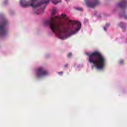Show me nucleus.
<instances>
[{"mask_svg": "<svg viewBox=\"0 0 127 127\" xmlns=\"http://www.w3.org/2000/svg\"><path fill=\"white\" fill-rule=\"evenodd\" d=\"M56 19L59 20L57 16L52 18L50 20H47L44 22V25H49L51 30L58 35L61 39H67V36H71L75 33H77L81 29V23L70 20L68 17L66 20L68 21L67 27H65L61 24H56L55 20Z\"/></svg>", "mask_w": 127, "mask_h": 127, "instance_id": "f257e3e1", "label": "nucleus"}, {"mask_svg": "<svg viewBox=\"0 0 127 127\" xmlns=\"http://www.w3.org/2000/svg\"><path fill=\"white\" fill-rule=\"evenodd\" d=\"M89 62L92 64L96 67V69L102 70L106 66V58L103 57V55L98 51L88 55Z\"/></svg>", "mask_w": 127, "mask_h": 127, "instance_id": "f03ea898", "label": "nucleus"}, {"mask_svg": "<svg viewBox=\"0 0 127 127\" xmlns=\"http://www.w3.org/2000/svg\"><path fill=\"white\" fill-rule=\"evenodd\" d=\"M50 0H29L28 1L25 0H20V4L22 7H28V6H31L34 8V12L37 14L39 13H42L44 10L41 9L39 10H37V7L41 6L42 4H47L49 3Z\"/></svg>", "mask_w": 127, "mask_h": 127, "instance_id": "7ed1b4c3", "label": "nucleus"}, {"mask_svg": "<svg viewBox=\"0 0 127 127\" xmlns=\"http://www.w3.org/2000/svg\"><path fill=\"white\" fill-rule=\"evenodd\" d=\"M8 22L7 20L4 19L0 25V36H4L7 33V30L5 29V26L7 25Z\"/></svg>", "mask_w": 127, "mask_h": 127, "instance_id": "20e7f679", "label": "nucleus"}, {"mask_svg": "<svg viewBox=\"0 0 127 127\" xmlns=\"http://www.w3.org/2000/svg\"><path fill=\"white\" fill-rule=\"evenodd\" d=\"M48 71L43 67H39L36 70V76L38 78H42L47 76Z\"/></svg>", "mask_w": 127, "mask_h": 127, "instance_id": "39448f33", "label": "nucleus"}, {"mask_svg": "<svg viewBox=\"0 0 127 127\" xmlns=\"http://www.w3.org/2000/svg\"><path fill=\"white\" fill-rule=\"evenodd\" d=\"M85 2L87 6L91 8H94V7L96 6V5H98V4L100 3V1H99V0H98L95 1L94 2H88L86 1Z\"/></svg>", "mask_w": 127, "mask_h": 127, "instance_id": "423d86ee", "label": "nucleus"}, {"mask_svg": "<svg viewBox=\"0 0 127 127\" xmlns=\"http://www.w3.org/2000/svg\"><path fill=\"white\" fill-rule=\"evenodd\" d=\"M119 5L120 7H121V8H126L127 5V0H123L119 4Z\"/></svg>", "mask_w": 127, "mask_h": 127, "instance_id": "0eeeda50", "label": "nucleus"}, {"mask_svg": "<svg viewBox=\"0 0 127 127\" xmlns=\"http://www.w3.org/2000/svg\"><path fill=\"white\" fill-rule=\"evenodd\" d=\"M120 26L122 28L124 31H126L127 30V28H126V25L123 22H121L119 24Z\"/></svg>", "mask_w": 127, "mask_h": 127, "instance_id": "6e6552de", "label": "nucleus"}, {"mask_svg": "<svg viewBox=\"0 0 127 127\" xmlns=\"http://www.w3.org/2000/svg\"><path fill=\"white\" fill-rule=\"evenodd\" d=\"M61 1V0H52V2L54 3V4H57V3H59Z\"/></svg>", "mask_w": 127, "mask_h": 127, "instance_id": "1a4fd4ad", "label": "nucleus"}, {"mask_svg": "<svg viewBox=\"0 0 127 127\" xmlns=\"http://www.w3.org/2000/svg\"><path fill=\"white\" fill-rule=\"evenodd\" d=\"M75 9H76V10H79V11H83V8L81 7H76L75 8Z\"/></svg>", "mask_w": 127, "mask_h": 127, "instance_id": "9d476101", "label": "nucleus"}, {"mask_svg": "<svg viewBox=\"0 0 127 127\" xmlns=\"http://www.w3.org/2000/svg\"><path fill=\"white\" fill-rule=\"evenodd\" d=\"M56 10L55 9H54L53 10V12L52 13V15H55V14H56Z\"/></svg>", "mask_w": 127, "mask_h": 127, "instance_id": "9b49d317", "label": "nucleus"}, {"mask_svg": "<svg viewBox=\"0 0 127 127\" xmlns=\"http://www.w3.org/2000/svg\"><path fill=\"white\" fill-rule=\"evenodd\" d=\"M72 53H69L67 55L68 58H71V57H72Z\"/></svg>", "mask_w": 127, "mask_h": 127, "instance_id": "f8f14e48", "label": "nucleus"}, {"mask_svg": "<svg viewBox=\"0 0 127 127\" xmlns=\"http://www.w3.org/2000/svg\"><path fill=\"white\" fill-rule=\"evenodd\" d=\"M61 16H62L63 17H66V15L65 14H62Z\"/></svg>", "mask_w": 127, "mask_h": 127, "instance_id": "ddd939ff", "label": "nucleus"}, {"mask_svg": "<svg viewBox=\"0 0 127 127\" xmlns=\"http://www.w3.org/2000/svg\"><path fill=\"white\" fill-rule=\"evenodd\" d=\"M106 26L107 27H109V26H110V23H106Z\"/></svg>", "mask_w": 127, "mask_h": 127, "instance_id": "4468645a", "label": "nucleus"}, {"mask_svg": "<svg viewBox=\"0 0 127 127\" xmlns=\"http://www.w3.org/2000/svg\"><path fill=\"white\" fill-rule=\"evenodd\" d=\"M59 75H62V74H63V71H62V72H59Z\"/></svg>", "mask_w": 127, "mask_h": 127, "instance_id": "2eb2a0df", "label": "nucleus"}, {"mask_svg": "<svg viewBox=\"0 0 127 127\" xmlns=\"http://www.w3.org/2000/svg\"><path fill=\"white\" fill-rule=\"evenodd\" d=\"M120 64H123V63H124V61H121L120 62Z\"/></svg>", "mask_w": 127, "mask_h": 127, "instance_id": "dca6fc26", "label": "nucleus"}, {"mask_svg": "<svg viewBox=\"0 0 127 127\" xmlns=\"http://www.w3.org/2000/svg\"><path fill=\"white\" fill-rule=\"evenodd\" d=\"M104 30H105V31H107V28H106V27H104Z\"/></svg>", "mask_w": 127, "mask_h": 127, "instance_id": "f3484780", "label": "nucleus"}, {"mask_svg": "<svg viewBox=\"0 0 127 127\" xmlns=\"http://www.w3.org/2000/svg\"><path fill=\"white\" fill-rule=\"evenodd\" d=\"M124 17H125V18L126 19H127V15H125V16H124Z\"/></svg>", "mask_w": 127, "mask_h": 127, "instance_id": "a211bd4d", "label": "nucleus"}, {"mask_svg": "<svg viewBox=\"0 0 127 127\" xmlns=\"http://www.w3.org/2000/svg\"><path fill=\"white\" fill-rule=\"evenodd\" d=\"M67 66H68V64H65V65H64V67H67Z\"/></svg>", "mask_w": 127, "mask_h": 127, "instance_id": "6ab92c4d", "label": "nucleus"}, {"mask_svg": "<svg viewBox=\"0 0 127 127\" xmlns=\"http://www.w3.org/2000/svg\"><path fill=\"white\" fill-rule=\"evenodd\" d=\"M92 68H94V65L92 66Z\"/></svg>", "mask_w": 127, "mask_h": 127, "instance_id": "aec40b11", "label": "nucleus"}, {"mask_svg": "<svg viewBox=\"0 0 127 127\" xmlns=\"http://www.w3.org/2000/svg\"><path fill=\"white\" fill-rule=\"evenodd\" d=\"M66 1H67V0H65Z\"/></svg>", "mask_w": 127, "mask_h": 127, "instance_id": "412c9836", "label": "nucleus"}]
</instances>
